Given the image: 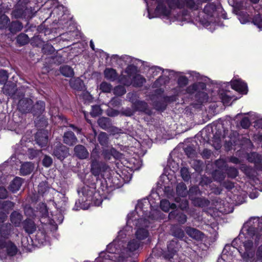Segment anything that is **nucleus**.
<instances>
[{
    "label": "nucleus",
    "instance_id": "9d476101",
    "mask_svg": "<svg viewBox=\"0 0 262 262\" xmlns=\"http://www.w3.org/2000/svg\"><path fill=\"white\" fill-rule=\"evenodd\" d=\"M97 156V151L93 150L91 156V158L92 159L91 172L95 176H99L101 172V168L97 161V159L95 157V156Z\"/></svg>",
    "mask_w": 262,
    "mask_h": 262
},
{
    "label": "nucleus",
    "instance_id": "6ab92c4d",
    "mask_svg": "<svg viewBox=\"0 0 262 262\" xmlns=\"http://www.w3.org/2000/svg\"><path fill=\"white\" fill-rule=\"evenodd\" d=\"M63 142L65 144L72 146L77 142V138L72 132H67L63 136Z\"/></svg>",
    "mask_w": 262,
    "mask_h": 262
},
{
    "label": "nucleus",
    "instance_id": "13d9d810",
    "mask_svg": "<svg viewBox=\"0 0 262 262\" xmlns=\"http://www.w3.org/2000/svg\"><path fill=\"white\" fill-rule=\"evenodd\" d=\"M237 170L235 168L230 167L227 170V173L229 177L235 178L237 175Z\"/></svg>",
    "mask_w": 262,
    "mask_h": 262
},
{
    "label": "nucleus",
    "instance_id": "680f3d73",
    "mask_svg": "<svg viewBox=\"0 0 262 262\" xmlns=\"http://www.w3.org/2000/svg\"><path fill=\"white\" fill-rule=\"evenodd\" d=\"M200 96V102L201 103H204L207 101L208 97L206 93L204 92H201L199 94Z\"/></svg>",
    "mask_w": 262,
    "mask_h": 262
},
{
    "label": "nucleus",
    "instance_id": "c756f323",
    "mask_svg": "<svg viewBox=\"0 0 262 262\" xmlns=\"http://www.w3.org/2000/svg\"><path fill=\"white\" fill-rule=\"evenodd\" d=\"M98 123L100 127L103 129H108L111 126L110 120L107 118L102 117L98 119Z\"/></svg>",
    "mask_w": 262,
    "mask_h": 262
},
{
    "label": "nucleus",
    "instance_id": "6e6552de",
    "mask_svg": "<svg viewBox=\"0 0 262 262\" xmlns=\"http://www.w3.org/2000/svg\"><path fill=\"white\" fill-rule=\"evenodd\" d=\"M53 155L60 160H62L69 155L68 148L61 144L58 143L53 150Z\"/></svg>",
    "mask_w": 262,
    "mask_h": 262
},
{
    "label": "nucleus",
    "instance_id": "864d4df0",
    "mask_svg": "<svg viewBox=\"0 0 262 262\" xmlns=\"http://www.w3.org/2000/svg\"><path fill=\"white\" fill-rule=\"evenodd\" d=\"M8 78L7 72L5 70L0 71V83H5Z\"/></svg>",
    "mask_w": 262,
    "mask_h": 262
},
{
    "label": "nucleus",
    "instance_id": "f8f14e48",
    "mask_svg": "<svg viewBox=\"0 0 262 262\" xmlns=\"http://www.w3.org/2000/svg\"><path fill=\"white\" fill-rule=\"evenodd\" d=\"M185 230L187 234L193 239L200 241L203 238L204 234L203 233L195 228L186 227Z\"/></svg>",
    "mask_w": 262,
    "mask_h": 262
},
{
    "label": "nucleus",
    "instance_id": "20e7f679",
    "mask_svg": "<svg viewBox=\"0 0 262 262\" xmlns=\"http://www.w3.org/2000/svg\"><path fill=\"white\" fill-rule=\"evenodd\" d=\"M0 253L1 258L6 256H13L18 252L16 246L8 239L10 234V229L5 230L2 227L0 231Z\"/></svg>",
    "mask_w": 262,
    "mask_h": 262
},
{
    "label": "nucleus",
    "instance_id": "cd10ccee",
    "mask_svg": "<svg viewBox=\"0 0 262 262\" xmlns=\"http://www.w3.org/2000/svg\"><path fill=\"white\" fill-rule=\"evenodd\" d=\"M70 84L75 90H81L83 88V82L79 78L71 79Z\"/></svg>",
    "mask_w": 262,
    "mask_h": 262
},
{
    "label": "nucleus",
    "instance_id": "7c9ffc66",
    "mask_svg": "<svg viewBox=\"0 0 262 262\" xmlns=\"http://www.w3.org/2000/svg\"><path fill=\"white\" fill-rule=\"evenodd\" d=\"M219 97L221 99L222 102L225 105H228L231 100V97L227 94V92L223 90L220 91L219 93Z\"/></svg>",
    "mask_w": 262,
    "mask_h": 262
},
{
    "label": "nucleus",
    "instance_id": "72a5a7b5",
    "mask_svg": "<svg viewBox=\"0 0 262 262\" xmlns=\"http://www.w3.org/2000/svg\"><path fill=\"white\" fill-rule=\"evenodd\" d=\"M162 71V70L161 68L157 66H152L149 69L148 74L149 77H154V76L158 75V74Z\"/></svg>",
    "mask_w": 262,
    "mask_h": 262
},
{
    "label": "nucleus",
    "instance_id": "79ce46f5",
    "mask_svg": "<svg viewBox=\"0 0 262 262\" xmlns=\"http://www.w3.org/2000/svg\"><path fill=\"white\" fill-rule=\"evenodd\" d=\"M111 59L113 61L114 60L116 62L118 61L119 60H122L125 62H127L128 61L131 60V57L127 55H124L121 57H119L117 55H113L111 57Z\"/></svg>",
    "mask_w": 262,
    "mask_h": 262
},
{
    "label": "nucleus",
    "instance_id": "a211bd4d",
    "mask_svg": "<svg viewBox=\"0 0 262 262\" xmlns=\"http://www.w3.org/2000/svg\"><path fill=\"white\" fill-rule=\"evenodd\" d=\"M206 87V85L203 82H199L194 83L186 89V92L188 93H193L195 92H200L201 90H203Z\"/></svg>",
    "mask_w": 262,
    "mask_h": 262
},
{
    "label": "nucleus",
    "instance_id": "aec40b11",
    "mask_svg": "<svg viewBox=\"0 0 262 262\" xmlns=\"http://www.w3.org/2000/svg\"><path fill=\"white\" fill-rule=\"evenodd\" d=\"M57 200L55 204L57 208L62 210L64 209L68 203V198L63 193H59L57 195Z\"/></svg>",
    "mask_w": 262,
    "mask_h": 262
},
{
    "label": "nucleus",
    "instance_id": "bf43d9fd",
    "mask_svg": "<svg viewBox=\"0 0 262 262\" xmlns=\"http://www.w3.org/2000/svg\"><path fill=\"white\" fill-rule=\"evenodd\" d=\"M241 125L244 128H247L250 125V121L247 117H244L241 122Z\"/></svg>",
    "mask_w": 262,
    "mask_h": 262
},
{
    "label": "nucleus",
    "instance_id": "423d86ee",
    "mask_svg": "<svg viewBox=\"0 0 262 262\" xmlns=\"http://www.w3.org/2000/svg\"><path fill=\"white\" fill-rule=\"evenodd\" d=\"M146 4V0H144ZM158 6L156 8V11L165 16H168L170 14V9L178 7L180 8L183 6L182 4H180L178 1L175 0H156ZM148 8V4H147ZM148 10V8H147Z\"/></svg>",
    "mask_w": 262,
    "mask_h": 262
},
{
    "label": "nucleus",
    "instance_id": "e2e57ef3",
    "mask_svg": "<svg viewBox=\"0 0 262 262\" xmlns=\"http://www.w3.org/2000/svg\"><path fill=\"white\" fill-rule=\"evenodd\" d=\"M164 83V81L163 78L160 77L159 79H158L154 83L153 86L155 88H158L162 85Z\"/></svg>",
    "mask_w": 262,
    "mask_h": 262
},
{
    "label": "nucleus",
    "instance_id": "4be33fe9",
    "mask_svg": "<svg viewBox=\"0 0 262 262\" xmlns=\"http://www.w3.org/2000/svg\"><path fill=\"white\" fill-rule=\"evenodd\" d=\"M104 77L111 81L116 80L118 78V74L116 70L113 68H106L104 71Z\"/></svg>",
    "mask_w": 262,
    "mask_h": 262
},
{
    "label": "nucleus",
    "instance_id": "603ef678",
    "mask_svg": "<svg viewBox=\"0 0 262 262\" xmlns=\"http://www.w3.org/2000/svg\"><path fill=\"white\" fill-rule=\"evenodd\" d=\"M52 158L48 156H45L42 160V164L46 167H50L52 165Z\"/></svg>",
    "mask_w": 262,
    "mask_h": 262
},
{
    "label": "nucleus",
    "instance_id": "09e8293b",
    "mask_svg": "<svg viewBox=\"0 0 262 262\" xmlns=\"http://www.w3.org/2000/svg\"><path fill=\"white\" fill-rule=\"evenodd\" d=\"M181 175L184 181H187L190 178L188 170L186 167H183L181 169Z\"/></svg>",
    "mask_w": 262,
    "mask_h": 262
},
{
    "label": "nucleus",
    "instance_id": "052dcab7",
    "mask_svg": "<svg viewBox=\"0 0 262 262\" xmlns=\"http://www.w3.org/2000/svg\"><path fill=\"white\" fill-rule=\"evenodd\" d=\"M8 196V192L4 187H0V199H4Z\"/></svg>",
    "mask_w": 262,
    "mask_h": 262
},
{
    "label": "nucleus",
    "instance_id": "69168bd1",
    "mask_svg": "<svg viewBox=\"0 0 262 262\" xmlns=\"http://www.w3.org/2000/svg\"><path fill=\"white\" fill-rule=\"evenodd\" d=\"M185 152L189 157H192L194 155V150L191 147H187L185 149Z\"/></svg>",
    "mask_w": 262,
    "mask_h": 262
},
{
    "label": "nucleus",
    "instance_id": "c9c22d12",
    "mask_svg": "<svg viewBox=\"0 0 262 262\" xmlns=\"http://www.w3.org/2000/svg\"><path fill=\"white\" fill-rule=\"evenodd\" d=\"M238 18L241 24H245L250 21V18L247 13L240 12Z\"/></svg>",
    "mask_w": 262,
    "mask_h": 262
},
{
    "label": "nucleus",
    "instance_id": "7ed1b4c3",
    "mask_svg": "<svg viewBox=\"0 0 262 262\" xmlns=\"http://www.w3.org/2000/svg\"><path fill=\"white\" fill-rule=\"evenodd\" d=\"M79 199L75 203V209H88L90 205L99 206L102 203V200L99 193L96 191L95 185L91 186H84L80 190L78 191Z\"/></svg>",
    "mask_w": 262,
    "mask_h": 262
},
{
    "label": "nucleus",
    "instance_id": "0eeeda50",
    "mask_svg": "<svg viewBox=\"0 0 262 262\" xmlns=\"http://www.w3.org/2000/svg\"><path fill=\"white\" fill-rule=\"evenodd\" d=\"M231 87L235 91L242 93L246 94L248 92V86L246 83L243 81L241 79H233L231 81Z\"/></svg>",
    "mask_w": 262,
    "mask_h": 262
},
{
    "label": "nucleus",
    "instance_id": "a19ab883",
    "mask_svg": "<svg viewBox=\"0 0 262 262\" xmlns=\"http://www.w3.org/2000/svg\"><path fill=\"white\" fill-rule=\"evenodd\" d=\"M9 21V18L7 16L3 15L0 16V29L6 28Z\"/></svg>",
    "mask_w": 262,
    "mask_h": 262
},
{
    "label": "nucleus",
    "instance_id": "39448f33",
    "mask_svg": "<svg viewBox=\"0 0 262 262\" xmlns=\"http://www.w3.org/2000/svg\"><path fill=\"white\" fill-rule=\"evenodd\" d=\"M138 70L136 66H128L122 74L120 81L125 85L132 83L135 86H141L146 82V79L142 75L137 74Z\"/></svg>",
    "mask_w": 262,
    "mask_h": 262
},
{
    "label": "nucleus",
    "instance_id": "bb28decb",
    "mask_svg": "<svg viewBox=\"0 0 262 262\" xmlns=\"http://www.w3.org/2000/svg\"><path fill=\"white\" fill-rule=\"evenodd\" d=\"M61 74L66 77H72L74 75L73 69L69 66H63L60 68Z\"/></svg>",
    "mask_w": 262,
    "mask_h": 262
},
{
    "label": "nucleus",
    "instance_id": "338daca9",
    "mask_svg": "<svg viewBox=\"0 0 262 262\" xmlns=\"http://www.w3.org/2000/svg\"><path fill=\"white\" fill-rule=\"evenodd\" d=\"M256 256L257 260L262 259V245L258 248Z\"/></svg>",
    "mask_w": 262,
    "mask_h": 262
},
{
    "label": "nucleus",
    "instance_id": "4d7b16f0",
    "mask_svg": "<svg viewBox=\"0 0 262 262\" xmlns=\"http://www.w3.org/2000/svg\"><path fill=\"white\" fill-rule=\"evenodd\" d=\"M48 189L46 184L45 182H41L38 185V192L43 194Z\"/></svg>",
    "mask_w": 262,
    "mask_h": 262
},
{
    "label": "nucleus",
    "instance_id": "f257e3e1",
    "mask_svg": "<svg viewBox=\"0 0 262 262\" xmlns=\"http://www.w3.org/2000/svg\"><path fill=\"white\" fill-rule=\"evenodd\" d=\"M149 205V202L144 200L138 202L136 206L135 211L129 213L127 217L126 227L120 230L118 232L117 238L120 241L124 237V235H126V232L130 230L132 227L130 225L135 222V237L136 238L131 239L127 244V250L129 252H132L137 250L140 246L141 241L146 238L149 235L148 230L147 229L149 227V222L145 219L147 217L151 220L157 219L154 215L158 214L157 211H152L150 212V215H148L147 210L145 209Z\"/></svg>",
    "mask_w": 262,
    "mask_h": 262
},
{
    "label": "nucleus",
    "instance_id": "3c124183",
    "mask_svg": "<svg viewBox=\"0 0 262 262\" xmlns=\"http://www.w3.org/2000/svg\"><path fill=\"white\" fill-rule=\"evenodd\" d=\"M253 116L256 119L255 121L254 126L257 128H262V118L256 114H254Z\"/></svg>",
    "mask_w": 262,
    "mask_h": 262
},
{
    "label": "nucleus",
    "instance_id": "a878e982",
    "mask_svg": "<svg viewBox=\"0 0 262 262\" xmlns=\"http://www.w3.org/2000/svg\"><path fill=\"white\" fill-rule=\"evenodd\" d=\"M176 205L174 203L170 204L168 201L162 200L160 202V207L161 209L165 212H168L170 209H175Z\"/></svg>",
    "mask_w": 262,
    "mask_h": 262
},
{
    "label": "nucleus",
    "instance_id": "c03bdc74",
    "mask_svg": "<svg viewBox=\"0 0 262 262\" xmlns=\"http://www.w3.org/2000/svg\"><path fill=\"white\" fill-rule=\"evenodd\" d=\"M14 88L12 85H4L3 88V92L6 95L11 96L13 95L14 92Z\"/></svg>",
    "mask_w": 262,
    "mask_h": 262
},
{
    "label": "nucleus",
    "instance_id": "dca6fc26",
    "mask_svg": "<svg viewBox=\"0 0 262 262\" xmlns=\"http://www.w3.org/2000/svg\"><path fill=\"white\" fill-rule=\"evenodd\" d=\"M36 141L41 147L45 146L48 141L47 132L46 131L37 132L36 134Z\"/></svg>",
    "mask_w": 262,
    "mask_h": 262
},
{
    "label": "nucleus",
    "instance_id": "e433bc0d",
    "mask_svg": "<svg viewBox=\"0 0 262 262\" xmlns=\"http://www.w3.org/2000/svg\"><path fill=\"white\" fill-rule=\"evenodd\" d=\"M17 41L21 45H25L28 42L29 37L26 34L21 33L17 36Z\"/></svg>",
    "mask_w": 262,
    "mask_h": 262
},
{
    "label": "nucleus",
    "instance_id": "58836bf2",
    "mask_svg": "<svg viewBox=\"0 0 262 262\" xmlns=\"http://www.w3.org/2000/svg\"><path fill=\"white\" fill-rule=\"evenodd\" d=\"M14 203L10 201L0 202V209H11L13 208Z\"/></svg>",
    "mask_w": 262,
    "mask_h": 262
},
{
    "label": "nucleus",
    "instance_id": "37998d69",
    "mask_svg": "<svg viewBox=\"0 0 262 262\" xmlns=\"http://www.w3.org/2000/svg\"><path fill=\"white\" fill-rule=\"evenodd\" d=\"M215 6L213 4H208L204 9V12L208 15H210L214 11Z\"/></svg>",
    "mask_w": 262,
    "mask_h": 262
},
{
    "label": "nucleus",
    "instance_id": "f3484780",
    "mask_svg": "<svg viewBox=\"0 0 262 262\" xmlns=\"http://www.w3.org/2000/svg\"><path fill=\"white\" fill-rule=\"evenodd\" d=\"M34 169V165L31 162H25L21 164L20 172L23 176L30 174Z\"/></svg>",
    "mask_w": 262,
    "mask_h": 262
},
{
    "label": "nucleus",
    "instance_id": "a18cd8bd",
    "mask_svg": "<svg viewBox=\"0 0 262 262\" xmlns=\"http://www.w3.org/2000/svg\"><path fill=\"white\" fill-rule=\"evenodd\" d=\"M253 23L261 30L262 29V16L260 14L255 15L253 18Z\"/></svg>",
    "mask_w": 262,
    "mask_h": 262
},
{
    "label": "nucleus",
    "instance_id": "de8ad7c7",
    "mask_svg": "<svg viewBox=\"0 0 262 262\" xmlns=\"http://www.w3.org/2000/svg\"><path fill=\"white\" fill-rule=\"evenodd\" d=\"M107 135L105 133H101L98 136V140L101 145H105L107 142Z\"/></svg>",
    "mask_w": 262,
    "mask_h": 262
},
{
    "label": "nucleus",
    "instance_id": "49530a36",
    "mask_svg": "<svg viewBox=\"0 0 262 262\" xmlns=\"http://www.w3.org/2000/svg\"><path fill=\"white\" fill-rule=\"evenodd\" d=\"M126 93V90L123 86H117L114 89V93L116 95L121 96Z\"/></svg>",
    "mask_w": 262,
    "mask_h": 262
},
{
    "label": "nucleus",
    "instance_id": "393cba45",
    "mask_svg": "<svg viewBox=\"0 0 262 262\" xmlns=\"http://www.w3.org/2000/svg\"><path fill=\"white\" fill-rule=\"evenodd\" d=\"M177 194L181 197H185L188 193L186 185L183 183H180L177 186Z\"/></svg>",
    "mask_w": 262,
    "mask_h": 262
},
{
    "label": "nucleus",
    "instance_id": "5fc2aeb1",
    "mask_svg": "<svg viewBox=\"0 0 262 262\" xmlns=\"http://www.w3.org/2000/svg\"><path fill=\"white\" fill-rule=\"evenodd\" d=\"M91 113L93 116H97L101 114V108L98 105L93 106Z\"/></svg>",
    "mask_w": 262,
    "mask_h": 262
},
{
    "label": "nucleus",
    "instance_id": "8fccbe9b",
    "mask_svg": "<svg viewBox=\"0 0 262 262\" xmlns=\"http://www.w3.org/2000/svg\"><path fill=\"white\" fill-rule=\"evenodd\" d=\"M190 75L191 77H192L193 80H202L204 81H206V77H203L202 76L200 75L199 73L197 72L193 71L191 72L190 73Z\"/></svg>",
    "mask_w": 262,
    "mask_h": 262
},
{
    "label": "nucleus",
    "instance_id": "f704fd0d",
    "mask_svg": "<svg viewBox=\"0 0 262 262\" xmlns=\"http://www.w3.org/2000/svg\"><path fill=\"white\" fill-rule=\"evenodd\" d=\"M172 234L175 237L179 238H182L184 236V232L183 230L179 227H173L172 228Z\"/></svg>",
    "mask_w": 262,
    "mask_h": 262
},
{
    "label": "nucleus",
    "instance_id": "473e14b6",
    "mask_svg": "<svg viewBox=\"0 0 262 262\" xmlns=\"http://www.w3.org/2000/svg\"><path fill=\"white\" fill-rule=\"evenodd\" d=\"M99 89L102 92L110 93L112 90V86L110 83L103 81L100 84Z\"/></svg>",
    "mask_w": 262,
    "mask_h": 262
},
{
    "label": "nucleus",
    "instance_id": "ddd939ff",
    "mask_svg": "<svg viewBox=\"0 0 262 262\" xmlns=\"http://www.w3.org/2000/svg\"><path fill=\"white\" fill-rule=\"evenodd\" d=\"M193 193H195L196 195L200 194V191L198 187L194 186L189 189V197L190 199L193 201V204L195 205L199 206L203 205L202 200L200 198H196L195 197L193 196Z\"/></svg>",
    "mask_w": 262,
    "mask_h": 262
},
{
    "label": "nucleus",
    "instance_id": "4468645a",
    "mask_svg": "<svg viewBox=\"0 0 262 262\" xmlns=\"http://www.w3.org/2000/svg\"><path fill=\"white\" fill-rule=\"evenodd\" d=\"M170 220L176 219L180 223L184 224L187 221V216L185 214L180 213L178 210H174L169 213Z\"/></svg>",
    "mask_w": 262,
    "mask_h": 262
},
{
    "label": "nucleus",
    "instance_id": "ea45409f",
    "mask_svg": "<svg viewBox=\"0 0 262 262\" xmlns=\"http://www.w3.org/2000/svg\"><path fill=\"white\" fill-rule=\"evenodd\" d=\"M134 105L136 108L140 111H144L147 107V104L142 101H138Z\"/></svg>",
    "mask_w": 262,
    "mask_h": 262
},
{
    "label": "nucleus",
    "instance_id": "c85d7f7f",
    "mask_svg": "<svg viewBox=\"0 0 262 262\" xmlns=\"http://www.w3.org/2000/svg\"><path fill=\"white\" fill-rule=\"evenodd\" d=\"M22 220L21 215L16 212L14 211L11 214V221L16 226H19Z\"/></svg>",
    "mask_w": 262,
    "mask_h": 262
},
{
    "label": "nucleus",
    "instance_id": "5701e85b",
    "mask_svg": "<svg viewBox=\"0 0 262 262\" xmlns=\"http://www.w3.org/2000/svg\"><path fill=\"white\" fill-rule=\"evenodd\" d=\"M24 228L27 233L31 234L36 231V226L34 221L27 219L24 222Z\"/></svg>",
    "mask_w": 262,
    "mask_h": 262
},
{
    "label": "nucleus",
    "instance_id": "f03ea898",
    "mask_svg": "<svg viewBox=\"0 0 262 262\" xmlns=\"http://www.w3.org/2000/svg\"><path fill=\"white\" fill-rule=\"evenodd\" d=\"M261 235L262 219L251 217L244 224L238 238L233 241L232 246H226L225 250L236 249L244 259L250 260L254 257L255 246L258 245Z\"/></svg>",
    "mask_w": 262,
    "mask_h": 262
},
{
    "label": "nucleus",
    "instance_id": "6e6d98bb",
    "mask_svg": "<svg viewBox=\"0 0 262 262\" xmlns=\"http://www.w3.org/2000/svg\"><path fill=\"white\" fill-rule=\"evenodd\" d=\"M109 132L112 134V135H116V134H123V130L119 128H117L115 126H110L108 128Z\"/></svg>",
    "mask_w": 262,
    "mask_h": 262
},
{
    "label": "nucleus",
    "instance_id": "2eb2a0df",
    "mask_svg": "<svg viewBox=\"0 0 262 262\" xmlns=\"http://www.w3.org/2000/svg\"><path fill=\"white\" fill-rule=\"evenodd\" d=\"M75 155L79 159H84L88 157L89 152L85 147L81 145H78L74 148Z\"/></svg>",
    "mask_w": 262,
    "mask_h": 262
},
{
    "label": "nucleus",
    "instance_id": "412c9836",
    "mask_svg": "<svg viewBox=\"0 0 262 262\" xmlns=\"http://www.w3.org/2000/svg\"><path fill=\"white\" fill-rule=\"evenodd\" d=\"M45 108V102L42 101H38L32 106L31 113L34 115H38L41 114Z\"/></svg>",
    "mask_w": 262,
    "mask_h": 262
},
{
    "label": "nucleus",
    "instance_id": "0e129e2a",
    "mask_svg": "<svg viewBox=\"0 0 262 262\" xmlns=\"http://www.w3.org/2000/svg\"><path fill=\"white\" fill-rule=\"evenodd\" d=\"M188 202L186 200H183L179 205V207L182 210H184L188 207Z\"/></svg>",
    "mask_w": 262,
    "mask_h": 262
},
{
    "label": "nucleus",
    "instance_id": "b1692460",
    "mask_svg": "<svg viewBox=\"0 0 262 262\" xmlns=\"http://www.w3.org/2000/svg\"><path fill=\"white\" fill-rule=\"evenodd\" d=\"M23 183V179L19 177L15 178L11 183L9 189L12 192L17 191L20 188Z\"/></svg>",
    "mask_w": 262,
    "mask_h": 262
},
{
    "label": "nucleus",
    "instance_id": "1a4fd4ad",
    "mask_svg": "<svg viewBox=\"0 0 262 262\" xmlns=\"http://www.w3.org/2000/svg\"><path fill=\"white\" fill-rule=\"evenodd\" d=\"M18 108L19 111L23 113H31L32 100L28 98L21 99L18 102Z\"/></svg>",
    "mask_w": 262,
    "mask_h": 262
},
{
    "label": "nucleus",
    "instance_id": "4c0bfd02",
    "mask_svg": "<svg viewBox=\"0 0 262 262\" xmlns=\"http://www.w3.org/2000/svg\"><path fill=\"white\" fill-rule=\"evenodd\" d=\"M178 84L180 88H184L188 83V79L185 76H180L178 79Z\"/></svg>",
    "mask_w": 262,
    "mask_h": 262
},
{
    "label": "nucleus",
    "instance_id": "9b49d317",
    "mask_svg": "<svg viewBox=\"0 0 262 262\" xmlns=\"http://www.w3.org/2000/svg\"><path fill=\"white\" fill-rule=\"evenodd\" d=\"M180 248V245L176 240L170 241L167 245L168 253L165 255V258H172Z\"/></svg>",
    "mask_w": 262,
    "mask_h": 262
},
{
    "label": "nucleus",
    "instance_id": "774afa93",
    "mask_svg": "<svg viewBox=\"0 0 262 262\" xmlns=\"http://www.w3.org/2000/svg\"><path fill=\"white\" fill-rule=\"evenodd\" d=\"M110 103L111 105H113L114 106H117L120 105V100L118 98H114L110 101Z\"/></svg>",
    "mask_w": 262,
    "mask_h": 262
},
{
    "label": "nucleus",
    "instance_id": "2f4dec72",
    "mask_svg": "<svg viewBox=\"0 0 262 262\" xmlns=\"http://www.w3.org/2000/svg\"><path fill=\"white\" fill-rule=\"evenodd\" d=\"M23 28L22 24L17 21H13L10 26V31L12 33H15L20 31Z\"/></svg>",
    "mask_w": 262,
    "mask_h": 262
}]
</instances>
